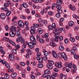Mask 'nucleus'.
Masks as SVG:
<instances>
[{
    "label": "nucleus",
    "instance_id": "f257e3e1",
    "mask_svg": "<svg viewBox=\"0 0 79 79\" xmlns=\"http://www.w3.org/2000/svg\"><path fill=\"white\" fill-rule=\"evenodd\" d=\"M62 2H63V0H57L56 4L54 3L52 4V9L53 10V7L55 8H56L57 5H60L62 4Z\"/></svg>",
    "mask_w": 79,
    "mask_h": 79
},
{
    "label": "nucleus",
    "instance_id": "f03ea898",
    "mask_svg": "<svg viewBox=\"0 0 79 79\" xmlns=\"http://www.w3.org/2000/svg\"><path fill=\"white\" fill-rule=\"evenodd\" d=\"M18 24L19 26L21 27H24V23L22 20H20L19 21Z\"/></svg>",
    "mask_w": 79,
    "mask_h": 79
},
{
    "label": "nucleus",
    "instance_id": "7ed1b4c3",
    "mask_svg": "<svg viewBox=\"0 0 79 79\" xmlns=\"http://www.w3.org/2000/svg\"><path fill=\"white\" fill-rule=\"evenodd\" d=\"M61 57L65 60H67V56H66V54L65 53H62L61 54Z\"/></svg>",
    "mask_w": 79,
    "mask_h": 79
},
{
    "label": "nucleus",
    "instance_id": "20e7f679",
    "mask_svg": "<svg viewBox=\"0 0 79 79\" xmlns=\"http://www.w3.org/2000/svg\"><path fill=\"white\" fill-rule=\"evenodd\" d=\"M67 77L65 75L63 74V73L60 74V78L61 79H66Z\"/></svg>",
    "mask_w": 79,
    "mask_h": 79
},
{
    "label": "nucleus",
    "instance_id": "39448f33",
    "mask_svg": "<svg viewBox=\"0 0 79 79\" xmlns=\"http://www.w3.org/2000/svg\"><path fill=\"white\" fill-rule=\"evenodd\" d=\"M55 27H56V25L55 23H53L52 24V26H50L48 27V28L49 29H50L51 30H53V28H55Z\"/></svg>",
    "mask_w": 79,
    "mask_h": 79
},
{
    "label": "nucleus",
    "instance_id": "423d86ee",
    "mask_svg": "<svg viewBox=\"0 0 79 79\" xmlns=\"http://www.w3.org/2000/svg\"><path fill=\"white\" fill-rule=\"evenodd\" d=\"M9 56L10 59V60L12 61H14V60H15V57L14 56V55H13L11 54H9Z\"/></svg>",
    "mask_w": 79,
    "mask_h": 79
},
{
    "label": "nucleus",
    "instance_id": "0eeeda50",
    "mask_svg": "<svg viewBox=\"0 0 79 79\" xmlns=\"http://www.w3.org/2000/svg\"><path fill=\"white\" fill-rule=\"evenodd\" d=\"M31 30H30V32H31V34L32 35V34H34L35 33L34 31L35 30V28L34 27H32L31 28Z\"/></svg>",
    "mask_w": 79,
    "mask_h": 79
},
{
    "label": "nucleus",
    "instance_id": "6e6552de",
    "mask_svg": "<svg viewBox=\"0 0 79 79\" xmlns=\"http://www.w3.org/2000/svg\"><path fill=\"white\" fill-rule=\"evenodd\" d=\"M28 45L30 48L32 49V48L34 47V45L33 44L32 42H30L28 43Z\"/></svg>",
    "mask_w": 79,
    "mask_h": 79
},
{
    "label": "nucleus",
    "instance_id": "1a4fd4ad",
    "mask_svg": "<svg viewBox=\"0 0 79 79\" xmlns=\"http://www.w3.org/2000/svg\"><path fill=\"white\" fill-rule=\"evenodd\" d=\"M52 55L54 58H56V57H57V54L56 53V52L54 50H53L52 51Z\"/></svg>",
    "mask_w": 79,
    "mask_h": 79
},
{
    "label": "nucleus",
    "instance_id": "9d476101",
    "mask_svg": "<svg viewBox=\"0 0 79 79\" xmlns=\"http://www.w3.org/2000/svg\"><path fill=\"white\" fill-rule=\"evenodd\" d=\"M46 66L49 69H53V66L49 63L47 64Z\"/></svg>",
    "mask_w": 79,
    "mask_h": 79
},
{
    "label": "nucleus",
    "instance_id": "9b49d317",
    "mask_svg": "<svg viewBox=\"0 0 79 79\" xmlns=\"http://www.w3.org/2000/svg\"><path fill=\"white\" fill-rule=\"evenodd\" d=\"M6 15L4 13H1L0 15V18H1L2 19H5Z\"/></svg>",
    "mask_w": 79,
    "mask_h": 79
},
{
    "label": "nucleus",
    "instance_id": "f8f14e48",
    "mask_svg": "<svg viewBox=\"0 0 79 79\" xmlns=\"http://www.w3.org/2000/svg\"><path fill=\"white\" fill-rule=\"evenodd\" d=\"M56 67H57V68H62V67H63V66H62V65H61V62H59L56 64Z\"/></svg>",
    "mask_w": 79,
    "mask_h": 79
},
{
    "label": "nucleus",
    "instance_id": "ddd939ff",
    "mask_svg": "<svg viewBox=\"0 0 79 79\" xmlns=\"http://www.w3.org/2000/svg\"><path fill=\"white\" fill-rule=\"evenodd\" d=\"M17 76V73H13L11 74V77L12 78H15Z\"/></svg>",
    "mask_w": 79,
    "mask_h": 79
},
{
    "label": "nucleus",
    "instance_id": "4468645a",
    "mask_svg": "<svg viewBox=\"0 0 79 79\" xmlns=\"http://www.w3.org/2000/svg\"><path fill=\"white\" fill-rule=\"evenodd\" d=\"M26 52L29 54V55H31L32 52L31 51V50L30 48L27 49L26 50Z\"/></svg>",
    "mask_w": 79,
    "mask_h": 79
},
{
    "label": "nucleus",
    "instance_id": "2eb2a0df",
    "mask_svg": "<svg viewBox=\"0 0 79 79\" xmlns=\"http://www.w3.org/2000/svg\"><path fill=\"white\" fill-rule=\"evenodd\" d=\"M43 52H44V56H48V52L45 51V49H43Z\"/></svg>",
    "mask_w": 79,
    "mask_h": 79
},
{
    "label": "nucleus",
    "instance_id": "dca6fc26",
    "mask_svg": "<svg viewBox=\"0 0 79 79\" xmlns=\"http://www.w3.org/2000/svg\"><path fill=\"white\" fill-rule=\"evenodd\" d=\"M10 30L12 31H16V28L15 27L12 26L11 27Z\"/></svg>",
    "mask_w": 79,
    "mask_h": 79
},
{
    "label": "nucleus",
    "instance_id": "f3484780",
    "mask_svg": "<svg viewBox=\"0 0 79 79\" xmlns=\"http://www.w3.org/2000/svg\"><path fill=\"white\" fill-rule=\"evenodd\" d=\"M69 7L70 8H71V10H72V11H74V10H76L75 7H74V6H72V5H69Z\"/></svg>",
    "mask_w": 79,
    "mask_h": 79
},
{
    "label": "nucleus",
    "instance_id": "a211bd4d",
    "mask_svg": "<svg viewBox=\"0 0 79 79\" xmlns=\"http://www.w3.org/2000/svg\"><path fill=\"white\" fill-rule=\"evenodd\" d=\"M69 26L70 27H73L74 24V22L72 21H69L68 23Z\"/></svg>",
    "mask_w": 79,
    "mask_h": 79
},
{
    "label": "nucleus",
    "instance_id": "6ab92c4d",
    "mask_svg": "<svg viewBox=\"0 0 79 79\" xmlns=\"http://www.w3.org/2000/svg\"><path fill=\"white\" fill-rule=\"evenodd\" d=\"M9 35L11 37H14L15 36V34L12 31H11L9 33Z\"/></svg>",
    "mask_w": 79,
    "mask_h": 79
},
{
    "label": "nucleus",
    "instance_id": "aec40b11",
    "mask_svg": "<svg viewBox=\"0 0 79 79\" xmlns=\"http://www.w3.org/2000/svg\"><path fill=\"white\" fill-rule=\"evenodd\" d=\"M38 32H39V34H42L43 33V30L41 28H39L38 29Z\"/></svg>",
    "mask_w": 79,
    "mask_h": 79
},
{
    "label": "nucleus",
    "instance_id": "412c9836",
    "mask_svg": "<svg viewBox=\"0 0 79 79\" xmlns=\"http://www.w3.org/2000/svg\"><path fill=\"white\" fill-rule=\"evenodd\" d=\"M45 74H48L50 73V70L49 69H47L44 72Z\"/></svg>",
    "mask_w": 79,
    "mask_h": 79
},
{
    "label": "nucleus",
    "instance_id": "4be33fe9",
    "mask_svg": "<svg viewBox=\"0 0 79 79\" xmlns=\"http://www.w3.org/2000/svg\"><path fill=\"white\" fill-rule=\"evenodd\" d=\"M50 46H52V47H54L55 46H56V44H55L53 42H51L50 43Z\"/></svg>",
    "mask_w": 79,
    "mask_h": 79
},
{
    "label": "nucleus",
    "instance_id": "5701e85b",
    "mask_svg": "<svg viewBox=\"0 0 79 79\" xmlns=\"http://www.w3.org/2000/svg\"><path fill=\"white\" fill-rule=\"evenodd\" d=\"M30 40L31 41H34L35 40V37L33 35H31L30 36Z\"/></svg>",
    "mask_w": 79,
    "mask_h": 79
},
{
    "label": "nucleus",
    "instance_id": "b1692460",
    "mask_svg": "<svg viewBox=\"0 0 79 79\" xmlns=\"http://www.w3.org/2000/svg\"><path fill=\"white\" fill-rule=\"evenodd\" d=\"M4 77L5 79H8L10 78V76L8 75V74L6 73L4 76Z\"/></svg>",
    "mask_w": 79,
    "mask_h": 79
},
{
    "label": "nucleus",
    "instance_id": "393cba45",
    "mask_svg": "<svg viewBox=\"0 0 79 79\" xmlns=\"http://www.w3.org/2000/svg\"><path fill=\"white\" fill-rule=\"evenodd\" d=\"M36 37L37 41H39V40L40 39V36L38 34L36 35Z\"/></svg>",
    "mask_w": 79,
    "mask_h": 79
},
{
    "label": "nucleus",
    "instance_id": "a878e982",
    "mask_svg": "<svg viewBox=\"0 0 79 79\" xmlns=\"http://www.w3.org/2000/svg\"><path fill=\"white\" fill-rule=\"evenodd\" d=\"M11 14V11H8L7 13H6V16H9Z\"/></svg>",
    "mask_w": 79,
    "mask_h": 79
},
{
    "label": "nucleus",
    "instance_id": "bb28decb",
    "mask_svg": "<svg viewBox=\"0 0 79 79\" xmlns=\"http://www.w3.org/2000/svg\"><path fill=\"white\" fill-rule=\"evenodd\" d=\"M37 67L39 68H41L44 67V65L42 64H39L37 65Z\"/></svg>",
    "mask_w": 79,
    "mask_h": 79
},
{
    "label": "nucleus",
    "instance_id": "cd10ccee",
    "mask_svg": "<svg viewBox=\"0 0 79 79\" xmlns=\"http://www.w3.org/2000/svg\"><path fill=\"white\" fill-rule=\"evenodd\" d=\"M62 31H63V28H61L60 29H58V33L59 34V33H61L62 32Z\"/></svg>",
    "mask_w": 79,
    "mask_h": 79
},
{
    "label": "nucleus",
    "instance_id": "c85d7f7f",
    "mask_svg": "<svg viewBox=\"0 0 79 79\" xmlns=\"http://www.w3.org/2000/svg\"><path fill=\"white\" fill-rule=\"evenodd\" d=\"M15 35L17 36H19L20 35V31H15Z\"/></svg>",
    "mask_w": 79,
    "mask_h": 79
},
{
    "label": "nucleus",
    "instance_id": "c756f323",
    "mask_svg": "<svg viewBox=\"0 0 79 79\" xmlns=\"http://www.w3.org/2000/svg\"><path fill=\"white\" fill-rule=\"evenodd\" d=\"M23 6L24 8H27L28 5L25 2H24L23 3Z\"/></svg>",
    "mask_w": 79,
    "mask_h": 79
},
{
    "label": "nucleus",
    "instance_id": "7c9ffc66",
    "mask_svg": "<svg viewBox=\"0 0 79 79\" xmlns=\"http://www.w3.org/2000/svg\"><path fill=\"white\" fill-rule=\"evenodd\" d=\"M73 18L75 19H79V16H77L76 15H73Z\"/></svg>",
    "mask_w": 79,
    "mask_h": 79
},
{
    "label": "nucleus",
    "instance_id": "2f4dec72",
    "mask_svg": "<svg viewBox=\"0 0 79 79\" xmlns=\"http://www.w3.org/2000/svg\"><path fill=\"white\" fill-rule=\"evenodd\" d=\"M70 40L72 42H75V39L74 38H73V37H71L70 38Z\"/></svg>",
    "mask_w": 79,
    "mask_h": 79
},
{
    "label": "nucleus",
    "instance_id": "473e14b6",
    "mask_svg": "<svg viewBox=\"0 0 79 79\" xmlns=\"http://www.w3.org/2000/svg\"><path fill=\"white\" fill-rule=\"evenodd\" d=\"M59 48V50L61 51L64 50V47L63 46H60Z\"/></svg>",
    "mask_w": 79,
    "mask_h": 79
},
{
    "label": "nucleus",
    "instance_id": "72a5a7b5",
    "mask_svg": "<svg viewBox=\"0 0 79 79\" xmlns=\"http://www.w3.org/2000/svg\"><path fill=\"white\" fill-rule=\"evenodd\" d=\"M53 33H54V34H55V35H54L55 38H58L59 37V36L58 35V34L55 32H53Z\"/></svg>",
    "mask_w": 79,
    "mask_h": 79
},
{
    "label": "nucleus",
    "instance_id": "f704fd0d",
    "mask_svg": "<svg viewBox=\"0 0 79 79\" xmlns=\"http://www.w3.org/2000/svg\"><path fill=\"white\" fill-rule=\"evenodd\" d=\"M39 63H43V57H41L39 60Z\"/></svg>",
    "mask_w": 79,
    "mask_h": 79
},
{
    "label": "nucleus",
    "instance_id": "c9c22d12",
    "mask_svg": "<svg viewBox=\"0 0 79 79\" xmlns=\"http://www.w3.org/2000/svg\"><path fill=\"white\" fill-rule=\"evenodd\" d=\"M48 63H49L51 64H54V62L52 60H48Z\"/></svg>",
    "mask_w": 79,
    "mask_h": 79
},
{
    "label": "nucleus",
    "instance_id": "e433bc0d",
    "mask_svg": "<svg viewBox=\"0 0 79 79\" xmlns=\"http://www.w3.org/2000/svg\"><path fill=\"white\" fill-rule=\"evenodd\" d=\"M12 52L13 54L15 55L16 53V50L15 49H13L12 50Z\"/></svg>",
    "mask_w": 79,
    "mask_h": 79
},
{
    "label": "nucleus",
    "instance_id": "4c0bfd02",
    "mask_svg": "<svg viewBox=\"0 0 79 79\" xmlns=\"http://www.w3.org/2000/svg\"><path fill=\"white\" fill-rule=\"evenodd\" d=\"M73 49L74 50V51H77V47L76 46H73Z\"/></svg>",
    "mask_w": 79,
    "mask_h": 79
},
{
    "label": "nucleus",
    "instance_id": "58836bf2",
    "mask_svg": "<svg viewBox=\"0 0 79 79\" xmlns=\"http://www.w3.org/2000/svg\"><path fill=\"white\" fill-rule=\"evenodd\" d=\"M5 64L7 68L9 69L10 68V65H9L8 64V63L7 62H6Z\"/></svg>",
    "mask_w": 79,
    "mask_h": 79
},
{
    "label": "nucleus",
    "instance_id": "ea45409f",
    "mask_svg": "<svg viewBox=\"0 0 79 79\" xmlns=\"http://www.w3.org/2000/svg\"><path fill=\"white\" fill-rule=\"evenodd\" d=\"M72 55H74L75 54V51L73 49H72L70 51Z\"/></svg>",
    "mask_w": 79,
    "mask_h": 79
},
{
    "label": "nucleus",
    "instance_id": "a19ab883",
    "mask_svg": "<svg viewBox=\"0 0 79 79\" xmlns=\"http://www.w3.org/2000/svg\"><path fill=\"white\" fill-rule=\"evenodd\" d=\"M72 65H73V63L72 62H71L68 64V67L69 68H71V66H72Z\"/></svg>",
    "mask_w": 79,
    "mask_h": 79
},
{
    "label": "nucleus",
    "instance_id": "79ce46f5",
    "mask_svg": "<svg viewBox=\"0 0 79 79\" xmlns=\"http://www.w3.org/2000/svg\"><path fill=\"white\" fill-rule=\"evenodd\" d=\"M3 40L4 41H6V42H8L9 40V38L5 37L4 38Z\"/></svg>",
    "mask_w": 79,
    "mask_h": 79
},
{
    "label": "nucleus",
    "instance_id": "37998d69",
    "mask_svg": "<svg viewBox=\"0 0 79 79\" xmlns=\"http://www.w3.org/2000/svg\"><path fill=\"white\" fill-rule=\"evenodd\" d=\"M20 46L18 44L16 45H15V48H16V50H18V49H19Z\"/></svg>",
    "mask_w": 79,
    "mask_h": 79
},
{
    "label": "nucleus",
    "instance_id": "c03bdc74",
    "mask_svg": "<svg viewBox=\"0 0 79 79\" xmlns=\"http://www.w3.org/2000/svg\"><path fill=\"white\" fill-rule=\"evenodd\" d=\"M4 6L5 8H6V7H8V6H9V4L7 3H5L4 4Z\"/></svg>",
    "mask_w": 79,
    "mask_h": 79
},
{
    "label": "nucleus",
    "instance_id": "a18cd8bd",
    "mask_svg": "<svg viewBox=\"0 0 79 79\" xmlns=\"http://www.w3.org/2000/svg\"><path fill=\"white\" fill-rule=\"evenodd\" d=\"M56 17L58 18H60V14L59 13H57L56 15Z\"/></svg>",
    "mask_w": 79,
    "mask_h": 79
},
{
    "label": "nucleus",
    "instance_id": "49530a36",
    "mask_svg": "<svg viewBox=\"0 0 79 79\" xmlns=\"http://www.w3.org/2000/svg\"><path fill=\"white\" fill-rule=\"evenodd\" d=\"M48 14L50 15V16H53V12L50 11L48 12Z\"/></svg>",
    "mask_w": 79,
    "mask_h": 79
},
{
    "label": "nucleus",
    "instance_id": "de8ad7c7",
    "mask_svg": "<svg viewBox=\"0 0 79 79\" xmlns=\"http://www.w3.org/2000/svg\"><path fill=\"white\" fill-rule=\"evenodd\" d=\"M16 69L18 70H20V66L18 64L16 65Z\"/></svg>",
    "mask_w": 79,
    "mask_h": 79
},
{
    "label": "nucleus",
    "instance_id": "09e8293b",
    "mask_svg": "<svg viewBox=\"0 0 79 79\" xmlns=\"http://www.w3.org/2000/svg\"><path fill=\"white\" fill-rule=\"evenodd\" d=\"M40 43H44V40H43L42 39H40L39 40Z\"/></svg>",
    "mask_w": 79,
    "mask_h": 79
},
{
    "label": "nucleus",
    "instance_id": "8fccbe9b",
    "mask_svg": "<svg viewBox=\"0 0 79 79\" xmlns=\"http://www.w3.org/2000/svg\"><path fill=\"white\" fill-rule=\"evenodd\" d=\"M24 24L26 26H28L29 25V23L27 21H25L24 22Z\"/></svg>",
    "mask_w": 79,
    "mask_h": 79
},
{
    "label": "nucleus",
    "instance_id": "3c124183",
    "mask_svg": "<svg viewBox=\"0 0 79 79\" xmlns=\"http://www.w3.org/2000/svg\"><path fill=\"white\" fill-rule=\"evenodd\" d=\"M20 64L21 66H25V63L23 62H20Z\"/></svg>",
    "mask_w": 79,
    "mask_h": 79
},
{
    "label": "nucleus",
    "instance_id": "603ef678",
    "mask_svg": "<svg viewBox=\"0 0 79 79\" xmlns=\"http://www.w3.org/2000/svg\"><path fill=\"white\" fill-rule=\"evenodd\" d=\"M33 26L35 28V27H39V25L37 24H34Z\"/></svg>",
    "mask_w": 79,
    "mask_h": 79
},
{
    "label": "nucleus",
    "instance_id": "864d4df0",
    "mask_svg": "<svg viewBox=\"0 0 79 79\" xmlns=\"http://www.w3.org/2000/svg\"><path fill=\"white\" fill-rule=\"evenodd\" d=\"M58 10H60L61 8V6H60L59 5L57 6L56 7Z\"/></svg>",
    "mask_w": 79,
    "mask_h": 79
},
{
    "label": "nucleus",
    "instance_id": "5fc2aeb1",
    "mask_svg": "<svg viewBox=\"0 0 79 79\" xmlns=\"http://www.w3.org/2000/svg\"><path fill=\"white\" fill-rule=\"evenodd\" d=\"M0 62H1V63H2L3 64H5L6 63V62H5V61L4 60H1Z\"/></svg>",
    "mask_w": 79,
    "mask_h": 79
},
{
    "label": "nucleus",
    "instance_id": "6e6d98bb",
    "mask_svg": "<svg viewBox=\"0 0 79 79\" xmlns=\"http://www.w3.org/2000/svg\"><path fill=\"white\" fill-rule=\"evenodd\" d=\"M59 40L60 41H61L63 40V37L62 36H60L59 37Z\"/></svg>",
    "mask_w": 79,
    "mask_h": 79
},
{
    "label": "nucleus",
    "instance_id": "4d7b16f0",
    "mask_svg": "<svg viewBox=\"0 0 79 79\" xmlns=\"http://www.w3.org/2000/svg\"><path fill=\"white\" fill-rule=\"evenodd\" d=\"M5 29L6 31H8V29H9V27H8V26L6 25L5 26Z\"/></svg>",
    "mask_w": 79,
    "mask_h": 79
},
{
    "label": "nucleus",
    "instance_id": "13d9d810",
    "mask_svg": "<svg viewBox=\"0 0 79 79\" xmlns=\"http://www.w3.org/2000/svg\"><path fill=\"white\" fill-rule=\"evenodd\" d=\"M73 68L75 69V70H77V68L76 67V65L73 64Z\"/></svg>",
    "mask_w": 79,
    "mask_h": 79
},
{
    "label": "nucleus",
    "instance_id": "bf43d9fd",
    "mask_svg": "<svg viewBox=\"0 0 79 79\" xmlns=\"http://www.w3.org/2000/svg\"><path fill=\"white\" fill-rule=\"evenodd\" d=\"M42 19L41 18H39L38 19V22L40 23H41L42 22Z\"/></svg>",
    "mask_w": 79,
    "mask_h": 79
},
{
    "label": "nucleus",
    "instance_id": "052dcab7",
    "mask_svg": "<svg viewBox=\"0 0 79 79\" xmlns=\"http://www.w3.org/2000/svg\"><path fill=\"white\" fill-rule=\"evenodd\" d=\"M47 79H51V76L49 75H48L46 76Z\"/></svg>",
    "mask_w": 79,
    "mask_h": 79
},
{
    "label": "nucleus",
    "instance_id": "680f3d73",
    "mask_svg": "<svg viewBox=\"0 0 79 79\" xmlns=\"http://www.w3.org/2000/svg\"><path fill=\"white\" fill-rule=\"evenodd\" d=\"M74 58H75V59H79V56L75 55L74 56Z\"/></svg>",
    "mask_w": 79,
    "mask_h": 79
},
{
    "label": "nucleus",
    "instance_id": "e2e57ef3",
    "mask_svg": "<svg viewBox=\"0 0 79 79\" xmlns=\"http://www.w3.org/2000/svg\"><path fill=\"white\" fill-rule=\"evenodd\" d=\"M44 37H45L46 38H47L48 37V33H46L44 35Z\"/></svg>",
    "mask_w": 79,
    "mask_h": 79
},
{
    "label": "nucleus",
    "instance_id": "0e129e2a",
    "mask_svg": "<svg viewBox=\"0 0 79 79\" xmlns=\"http://www.w3.org/2000/svg\"><path fill=\"white\" fill-rule=\"evenodd\" d=\"M25 41V40H24V39H22L20 40V42L22 44H23V43H24V42Z\"/></svg>",
    "mask_w": 79,
    "mask_h": 79
},
{
    "label": "nucleus",
    "instance_id": "69168bd1",
    "mask_svg": "<svg viewBox=\"0 0 79 79\" xmlns=\"http://www.w3.org/2000/svg\"><path fill=\"white\" fill-rule=\"evenodd\" d=\"M57 11L58 12V13H59L60 14V13H62V10L59 9V10H57Z\"/></svg>",
    "mask_w": 79,
    "mask_h": 79
},
{
    "label": "nucleus",
    "instance_id": "338daca9",
    "mask_svg": "<svg viewBox=\"0 0 79 79\" xmlns=\"http://www.w3.org/2000/svg\"><path fill=\"white\" fill-rule=\"evenodd\" d=\"M20 17L21 18H23V19H26V17H25L24 16V15H20Z\"/></svg>",
    "mask_w": 79,
    "mask_h": 79
},
{
    "label": "nucleus",
    "instance_id": "774afa93",
    "mask_svg": "<svg viewBox=\"0 0 79 79\" xmlns=\"http://www.w3.org/2000/svg\"><path fill=\"white\" fill-rule=\"evenodd\" d=\"M18 38H19L20 39H22V35H19L18 36Z\"/></svg>",
    "mask_w": 79,
    "mask_h": 79
}]
</instances>
